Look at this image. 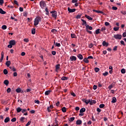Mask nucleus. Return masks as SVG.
Segmentation results:
<instances>
[{"label": "nucleus", "mask_w": 126, "mask_h": 126, "mask_svg": "<svg viewBox=\"0 0 126 126\" xmlns=\"http://www.w3.org/2000/svg\"><path fill=\"white\" fill-rule=\"evenodd\" d=\"M22 113H25V112H27V110L26 109H22V111H21Z\"/></svg>", "instance_id": "nucleus-58"}, {"label": "nucleus", "mask_w": 126, "mask_h": 126, "mask_svg": "<svg viewBox=\"0 0 126 126\" xmlns=\"http://www.w3.org/2000/svg\"><path fill=\"white\" fill-rule=\"evenodd\" d=\"M6 65L7 66V67H9V65L11 64V62H10V61H7L5 63Z\"/></svg>", "instance_id": "nucleus-12"}, {"label": "nucleus", "mask_w": 126, "mask_h": 126, "mask_svg": "<svg viewBox=\"0 0 126 126\" xmlns=\"http://www.w3.org/2000/svg\"><path fill=\"white\" fill-rule=\"evenodd\" d=\"M95 34H96V35L100 34V29H98L95 31Z\"/></svg>", "instance_id": "nucleus-35"}, {"label": "nucleus", "mask_w": 126, "mask_h": 126, "mask_svg": "<svg viewBox=\"0 0 126 126\" xmlns=\"http://www.w3.org/2000/svg\"><path fill=\"white\" fill-rule=\"evenodd\" d=\"M45 11L46 12V15H49V14H50V13L49 12V9H48V8H45Z\"/></svg>", "instance_id": "nucleus-39"}, {"label": "nucleus", "mask_w": 126, "mask_h": 126, "mask_svg": "<svg viewBox=\"0 0 126 126\" xmlns=\"http://www.w3.org/2000/svg\"><path fill=\"white\" fill-rule=\"evenodd\" d=\"M16 110L17 113H20V112L22 111V109H21L20 107H18Z\"/></svg>", "instance_id": "nucleus-29"}, {"label": "nucleus", "mask_w": 126, "mask_h": 126, "mask_svg": "<svg viewBox=\"0 0 126 126\" xmlns=\"http://www.w3.org/2000/svg\"><path fill=\"white\" fill-rule=\"evenodd\" d=\"M35 33H36V29L33 28L32 29V35L35 34Z\"/></svg>", "instance_id": "nucleus-24"}, {"label": "nucleus", "mask_w": 126, "mask_h": 126, "mask_svg": "<svg viewBox=\"0 0 126 126\" xmlns=\"http://www.w3.org/2000/svg\"><path fill=\"white\" fill-rule=\"evenodd\" d=\"M71 95H72L73 97H75L76 96V94H75L73 92L71 93Z\"/></svg>", "instance_id": "nucleus-53"}, {"label": "nucleus", "mask_w": 126, "mask_h": 126, "mask_svg": "<svg viewBox=\"0 0 126 126\" xmlns=\"http://www.w3.org/2000/svg\"><path fill=\"white\" fill-rule=\"evenodd\" d=\"M94 71L96 72H98L100 71V69L98 67H95V68H94Z\"/></svg>", "instance_id": "nucleus-41"}, {"label": "nucleus", "mask_w": 126, "mask_h": 126, "mask_svg": "<svg viewBox=\"0 0 126 126\" xmlns=\"http://www.w3.org/2000/svg\"><path fill=\"white\" fill-rule=\"evenodd\" d=\"M10 121L9 117H6L4 120V123H8Z\"/></svg>", "instance_id": "nucleus-26"}, {"label": "nucleus", "mask_w": 126, "mask_h": 126, "mask_svg": "<svg viewBox=\"0 0 126 126\" xmlns=\"http://www.w3.org/2000/svg\"><path fill=\"white\" fill-rule=\"evenodd\" d=\"M93 89H94V90H96V89H97V86H96V85H94V86H93Z\"/></svg>", "instance_id": "nucleus-63"}, {"label": "nucleus", "mask_w": 126, "mask_h": 126, "mask_svg": "<svg viewBox=\"0 0 126 126\" xmlns=\"http://www.w3.org/2000/svg\"><path fill=\"white\" fill-rule=\"evenodd\" d=\"M61 68V65L60 64H57L56 65V71H58L59 69Z\"/></svg>", "instance_id": "nucleus-14"}, {"label": "nucleus", "mask_w": 126, "mask_h": 126, "mask_svg": "<svg viewBox=\"0 0 126 126\" xmlns=\"http://www.w3.org/2000/svg\"><path fill=\"white\" fill-rule=\"evenodd\" d=\"M16 44V42L14 40H12L9 41V45H8L7 47L9 49L12 48V46H14Z\"/></svg>", "instance_id": "nucleus-2"}, {"label": "nucleus", "mask_w": 126, "mask_h": 126, "mask_svg": "<svg viewBox=\"0 0 126 126\" xmlns=\"http://www.w3.org/2000/svg\"><path fill=\"white\" fill-rule=\"evenodd\" d=\"M105 30H106V27H103L101 28V31L103 32V31H105Z\"/></svg>", "instance_id": "nucleus-56"}, {"label": "nucleus", "mask_w": 126, "mask_h": 126, "mask_svg": "<svg viewBox=\"0 0 126 126\" xmlns=\"http://www.w3.org/2000/svg\"><path fill=\"white\" fill-rule=\"evenodd\" d=\"M24 120H25V117H21V118L20 119V122H21L22 123H24Z\"/></svg>", "instance_id": "nucleus-37"}, {"label": "nucleus", "mask_w": 126, "mask_h": 126, "mask_svg": "<svg viewBox=\"0 0 126 126\" xmlns=\"http://www.w3.org/2000/svg\"><path fill=\"white\" fill-rule=\"evenodd\" d=\"M10 91H11V89H10V88H8L7 89V92L8 93H10Z\"/></svg>", "instance_id": "nucleus-52"}, {"label": "nucleus", "mask_w": 126, "mask_h": 126, "mask_svg": "<svg viewBox=\"0 0 126 126\" xmlns=\"http://www.w3.org/2000/svg\"><path fill=\"white\" fill-rule=\"evenodd\" d=\"M76 10V9L75 8L70 9V8L68 7V11H69L70 13L74 12Z\"/></svg>", "instance_id": "nucleus-11"}, {"label": "nucleus", "mask_w": 126, "mask_h": 126, "mask_svg": "<svg viewBox=\"0 0 126 126\" xmlns=\"http://www.w3.org/2000/svg\"><path fill=\"white\" fill-rule=\"evenodd\" d=\"M34 103H35L36 104H39L40 103V101L38 100H34Z\"/></svg>", "instance_id": "nucleus-55"}, {"label": "nucleus", "mask_w": 126, "mask_h": 126, "mask_svg": "<svg viewBox=\"0 0 126 126\" xmlns=\"http://www.w3.org/2000/svg\"><path fill=\"white\" fill-rule=\"evenodd\" d=\"M52 54L53 56H56V54H57V52L55 51H52Z\"/></svg>", "instance_id": "nucleus-57"}, {"label": "nucleus", "mask_w": 126, "mask_h": 126, "mask_svg": "<svg viewBox=\"0 0 126 126\" xmlns=\"http://www.w3.org/2000/svg\"><path fill=\"white\" fill-rule=\"evenodd\" d=\"M39 5L41 8H45V7L47 6V4H46V2H45V1H41L39 2Z\"/></svg>", "instance_id": "nucleus-3"}, {"label": "nucleus", "mask_w": 126, "mask_h": 126, "mask_svg": "<svg viewBox=\"0 0 126 126\" xmlns=\"http://www.w3.org/2000/svg\"><path fill=\"white\" fill-rule=\"evenodd\" d=\"M83 101V102L86 103V105H88L89 103H90V99H89V100L84 99Z\"/></svg>", "instance_id": "nucleus-15"}, {"label": "nucleus", "mask_w": 126, "mask_h": 126, "mask_svg": "<svg viewBox=\"0 0 126 126\" xmlns=\"http://www.w3.org/2000/svg\"><path fill=\"white\" fill-rule=\"evenodd\" d=\"M81 16H82V15H78L76 16L75 18H76L77 19H79L81 18Z\"/></svg>", "instance_id": "nucleus-38"}, {"label": "nucleus", "mask_w": 126, "mask_h": 126, "mask_svg": "<svg viewBox=\"0 0 126 126\" xmlns=\"http://www.w3.org/2000/svg\"><path fill=\"white\" fill-rule=\"evenodd\" d=\"M85 111H86V109H85V108H82L80 110V113H84V112H85Z\"/></svg>", "instance_id": "nucleus-25"}, {"label": "nucleus", "mask_w": 126, "mask_h": 126, "mask_svg": "<svg viewBox=\"0 0 126 126\" xmlns=\"http://www.w3.org/2000/svg\"><path fill=\"white\" fill-rule=\"evenodd\" d=\"M85 17H86V18H87V19H88L89 20H93V18L92 17H91L88 16V15H85Z\"/></svg>", "instance_id": "nucleus-19"}, {"label": "nucleus", "mask_w": 126, "mask_h": 126, "mask_svg": "<svg viewBox=\"0 0 126 126\" xmlns=\"http://www.w3.org/2000/svg\"><path fill=\"white\" fill-rule=\"evenodd\" d=\"M122 34H115L114 35V38L118 40H121V39H122Z\"/></svg>", "instance_id": "nucleus-4"}, {"label": "nucleus", "mask_w": 126, "mask_h": 126, "mask_svg": "<svg viewBox=\"0 0 126 126\" xmlns=\"http://www.w3.org/2000/svg\"><path fill=\"white\" fill-rule=\"evenodd\" d=\"M112 9L113 10H117L118 9V7H116V6H113L112 7Z\"/></svg>", "instance_id": "nucleus-59"}, {"label": "nucleus", "mask_w": 126, "mask_h": 126, "mask_svg": "<svg viewBox=\"0 0 126 126\" xmlns=\"http://www.w3.org/2000/svg\"><path fill=\"white\" fill-rule=\"evenodd\" d=\"M42 18H40V17H37L36 18H35L34 21V26H37L38 24H39V22H40Z\"/></svg>", "instance_id": "nucleus-1"}, {"label": "nucleus", "mask_w": 126, "mask_h": 126, "mask_svg": "<svg viewBox=\"0 0 126 126\" xmlns=\"http://www.w3.org/2000/svg\"><path fill=\"white\" fill-rule=\"evenodd\" d=\"M70 60L72 62L75 61H76V57L74 56H72L70 57Z\"/></svg>", "instance_id": "nucleus-6"}, {"label": "nucleus", "mask_w": 126, "mask_h": 126, "mask_svg": "<svg viewBox=\"0 0 126 126\" xmlns=\"http://www.w3.org/2000/svg\"><path fill=\"white\" fill-rule=\"evenodd\" d=\"M16 91L17 92V93H20V92H21V89L20 88H17L16 90Z\"/></svg>", "instance_id": "nucleus-36"}, {"label": "nucleus", "mask_w": 126, "mask_h": 126, "mask_svg": "<svg viewBox=\"0 0 126 126\" xmlns=\"http://www.w3.org/2000/svg\"><path fill=\"white\" fill-rule=\"evenodd\" d=\"M81 21H82V25H83V26H87L88 25H87V22H86V21H85L84 19H81Z\"/></svg>", "instance_id": "nucleus-5"}, {"label": "nucleus", "mask_w": 126, "mask_h": 126, "mask_svg": "<svg viewBox=\"0 0 126 126\" xmlns=\"http://www.w3.org/2000/svg\"><path fill=\"white\" fill-rule=\"evenodd\" d=\"M121 73H123V74L126 73V69L124 68L121 69Z\"/></svg>", "instance_id": "nucleus-48"}, {"label": "nucleus", "mask_w": 126, "mask_h": 126, "mask_svg": "<svg viewBox=\"0 0 126 126\" xmlns=\"http://www.w3.org/2000/svg\"><path fill=\"white\" fill-rule=\"evenodd\" d=\"M58 123H59V122L58 121V120H57V118H55V122L53 124L54 126H59V124H58Z\"/></svg>", "instance_id": "nucleus-13"}, {"label": "nucleus", "mask_w": 126, "mask_h": 126, "mask_svg": "<svg viewBox=\"0 0 126 126\" xmlns=\"http://www.w3.org/2000/svg\"><path fill=\"white\" fill-rule=\"evenodd\" d=\"M31 124V121H29L28 123L26 125V126H30Z\"/></svg>", "instance_id": "nucleus-60"}, {"label": "nucleus", "mask_w": 126, "mask_h": 126, "mask_svg": "<svg viewBox=\"0 0 126 126\" xmlns=\"http://www.w3.org/2000/svg\"><path fill=\"white\" fill-rule=\"evenodd\" d=\"M77 57L78 58L79 60H83V56L81 54H78Z\"/></svg>", "instance_id": "nucleus-17"}, {"label": "nucleus", "mask_w": 126, "mask_h": 126, "mask_svg": "<svg viewBox=\"0 0 126 126\" xmlns=\"http://www.w3.org/2000/svg\"><path fill=\"white\" fill-rule=\"evenodd\" d=\"M1 28L3 30H5L6 28H7V27L6 26V25H3Z\"/></svg>", "instance_id": "nucleus-40"}, {"label": "nucleus", "mask_w": 126, "mask_h": 126, "mask_svg": "<svg viewBox=\"0 0 126 126\" xmlns=\"http://www.w3.org/2000/svg\"><path fill=\"white\" fill-rule=\"evenodd\" d=\"M51 92H52V91H51V90L46 91L45 92V95H49V94H50Z\"/></svg>", "instance_id": "nucleus-20"}, {"label": "nucleus", "mask_w": 126, "mask_h": 126, "mask_svg": "<svg viewBox=\"0 0 126 126\" xmlns=\"http://www.w3.org/2000/svg\"><path fill=\"white\" fill-rule=\"evenodd\" d=\"M9 67V68H10V69H11V70H12V71H16V69L15 68V67L11 66H10Z\"/></svg>", "instance_id": "nucleus-32"}, {"label": "nucleus", "mask_w": 126, "mask_h": 126, "mask_svg": "<svg viewBox=\"0 0 126 126\" xmlns=\"http://www.w3.org/2000/svg\"><path fill=\"white\" fill-rule=\"evenodd\" d=\"M93 104H96V100L91 99V101L90 100V105H93Z\"/></svg>", "instance_id": "nucleus-22"}, {"label": "nucleus", "mask_w": 126, "mask_h": 126, "mask_svg": "<svg viewBox=\"0 0 126 126\" xmlns=\"http://www.w3.org/2000/svg\"><path fill=\"white\" fill-rule=\"evenodd\" d=\"M93 29V28L88 25L86 27V31L87 30H92Z\"/></svg>", "instance_id": "nucleus-8"}, {"label": "nucleus", "mask_w": 126, "mask_h": 126, "mask_svg": "<svg viewBox=\"0 0 126 126\" xmlns=\"http://www.w3.org/2000/svg\"><path fill=\"white\" fill-rule=\"evenodd\" d=\"M120 29V27H115L113 28L114 31H118Z\"/></svg>", "instance_id": "nucleus-46"}, {"label": "nucleus", "mask_w": 126, "mask_h": 126, "mask_svg": "<svg viewBox=\"0 0 126 126\" xmlns=\"http://www.w3.org/2000/svg\"><path fill=\"white\" fill-rule=\"evenodd\" d=\"M71 38H76V35H75L74 33H71Z\"/></svg>", "instance_id": "nucleus-44"}, {"label": "nucleus", "mask_w": 126, "mask_h": 126, "mask_svg": "<svg viewBox=\"0 0 126 126\" xmlns=\"http://www.w3.org/2000/svg\"><path fill=\"white\" fill-rule=\"evenodd\" d=\"M11 122H16V118H13V119H11Z\"/></svg>", "instance_id": "nucleus-54"}, {"label": "nucleus", "mask_w": 126, "mask_h": 126, "mask_svg": "<svg viewBox=\"0 0 126 126\" xmlns=\"http://www.w3.org/2000/svg\"><path fill=\"white\" fill-rule=\"evenodd\" d=\"M114 86H115V85H113V84H112L111 85L109 86V87H108L109 90H111V89H112V88H113L114 87Z\"/></svg>", "instance_id": "nucleus-33"}, {"label": "nucleus", "mask_w": 126, "mask_h": 126, "mask_svg": "<svg viewBox=\"0 0 126 126\" xmlns=\"http://www.w3.org/2000/svg\"><path fill=\"white\" fill-rule=\"evenodd\" d=\"M116 102H117V98H116V97H113L111 100V103H116Z\"/></svg>", "instance_id": "nucleus-16"}, {"label": "nucleus", "mask_w": 126, "mask_h": 126, "mask_svg": "<svg viewBox=\"0 0 126 126\" xmlns=\"http://www.w3.org/2000/svg\"><path fill=\"white\" fill-rule=\"evenodd\" d=\"M74 120H75V118L74 117H71L70 118V119H69V122H73V121H74Z\"/></svg>", "instance_id": "nucleus-43"}, {"label": "nucleus", "mask_w": 126, "mask_h": 126, "mask_svg": "<svg viewBox=\"0 0 126 126\" xmlns=\"http://www.w3.org/2000/svg\"><path fill=\"white\" fill-rule=\"evenodd\" d=\"M83 62L86 63H89V60L88 58H84L83 60Z\"/></svg>", "instance_id": "nucleus-21"}, {"label": "nucleus", "mask_w": 126, "mask_h": 126, "mask_svg": "<svg viewBox=\"0 0 126 126\" xmlns=\"http://www.w3.org/2000/svg\"><path fill=\"white\" fill-rule=\"evenodd\" d=\"M52 17H53V18H55V19H56L57 17L58 16V13L57 12V11L55 13L52 14Z\"/></svg>", "instance_id": "nucleus-9"}, {"label": "nucleus", "mask_w": 126, "mask_h": 126, "mask_svg": "<svg viewBox=\"0 0 126 126\" xmlns=\"http://www.w3.org/2000/svg\"><path fill=\"white\" fill-rule=\"evenodd\" d=\"M3 72L4 73V74L6 75L7 74V73H8V71H7V69H4L3 71Z\"/></svg>", "instance_id": "nucleus-34"}, {"label": "nucleus", "mask_w": 126, "mask_h": 126, "mask_svg": "<svg viewBox=\"0 0 126 126\" xmlns=\"http://www.w3.org/2000/svg\"><path fill=\"white\" fill-rule=\"evenodd\" d=\"M51 110H52V109H50L49 107H47V110L48 111V113H50L51 112Z\"/></svg>", "instance_id": "nucleus-62"}, {"label": "nucleus", "mask_w": 126, "mask_h": 126, "mask_svg": "<svg viewBox=\"0 0 126 126\" xmlns=\"http://www.w3.org/2000/svg\"><path fill=\"white\" fill-rule=\"evenodd\" d=\"M104 107H105V104H101L99 105V108H100L101 109L104 108Z\"/></svg>", "instance_id": "nucleus-47"}, {"label": "nucleus", "mask_w": 126, "mask_h": 126, "mask_svg": "<svg viewBox=\"0 0 126 126\" xmlns=\"http://www.w3.org/2000/svg\"><path fill=\"white\" fill-rule=\"evenodd\" d=\"M93 11H94V12H96L97 13H101V14H103V15H104V12L102 11H100V10H94V9L93 10Z\"/></svg>", "instance_id": "nucleus-7"}, {"label": "nucleus", "mask_w": 126, "mask_h": 126, "mask_svg": "<svg viewBox=\"0 0 126 126\" xmlns=\"http://www.w3.org/2000/svg\"><path fill=\"white\" fill-rule=\"evenodd\" d=\"M0 13H1V14H5V13H6V12L3 11L2 9L0 8Z\"/></svg>", "instance_id": "nucleus-28"}, {"label": "nucleus", "mask_w": 126, "mask_h": 126, "mask_svg": "<svg viewBox=\"0 0 126 126\" xmlns=\"http://www.w3.org/2000/svg\"><path fill=\"white\" fill-rule=\"evenodd\" d=\"M55 46L56 47H61V43H59L58 42L55 43Z\"/></svg>", "instance_id": "nucleus-49"}, {"label": "nucleus", "mask_w": 126, "mask_h": 126, "mask_svg": "<svg viewBox=\"0 0 126 126\" xmlns=\"http://www.w3.org/2000/svg\"><path fill=\"white\" fill-rule=\"evenodd\" d=\"M3 4V0H0V5Z\"/></svg>", "instance_id": "nucleus-61"}, {"label": "nucleus", "mask_w": 126, "mask_h": 126, "mask_svg": "<svg viewBox=\"0 0 126 126\" xmlns=\"http://www.w3.org/2000/svg\"><path fill=\"white\" fill-rule=\"evenodd\" d=\"M102 45L105 46V47H108L109 46V43L106 42V41H104L103 42H102Z\"/></svg>", "instance_id": "nucleus-18"}, {"label": "nucleus", "mask_w": 126, "mask_h": 126, "mask_svg": "<svg viewBox=\"0 0 126 126\" xmlns=\"http://www.w3.org/2000/svg\"><path fill=\"white\" fill-rule=\"evenodd\" d=\"M76 125H81V124H82V121L78 120L76 121Z\"/></svg>", "instance_id": "nucleus-23"}, {"label": "nucleus", "mask_w": 126, "mask_h": 126, "mask_svg": "<svg viewBox=\"0 0 126 126\" xmlns=\"http://www.w3.org/2000/svg\"><path fill=\"white\" fill-rule=\"evenodd\" d=\"M9 83V82L8 81V80H5L4 81V84L5 85H6V86L8 85Z\"/></svg>", "instance_id": "nucleus-30"}, {"label": "nucleus", "mask_w": 126, "mask_h": 126, "mask_svg": "<svg viewBox=\"0 0 126 126\" xmlns=\"http://www.w3.org/2000/svg\"><path fill=\"white\" fill-rule=\"evenodd\" d=\"M62 112H63V113H66V108H65V107H63L62 109Z\"/></svg>", "instance_id": "nucleus-31"}, {"label": "nucleus", "mask_w": 126, "mask_h": 126, "mask_svg": "<svg viewBox=\"0 0 126 126\" xmlns=\"http://www.w3.org/2000/svg\"><path fill=\"white\" fill-rule=\"evenodd\" d=\"M108 74H109V72H105L102 73V75H103V76H107V75H108Z\"/></svg>", "instance_id": "nucleus-45"}, {"label": "nucleus", "mask_w": 126, "mask_h": 126, "mask_svg": "<svg viewBox=\"0 0 126 126\" xmlns=\"http://www.w3.org/2000/svg\"><path fill=\"white\" fill-rule=\"evenodd\" d=\"M104 24H105V26H109L110 23H109L108 22H105Z\"/></svg>", "instance_id": "nucleus-51"}, {"label": "nucleus", "mask_w": 126, "mask_h": 126, "mask_svg": "<svg viewBox=\"0 0 126 126\" xmlns=\"http://www.w3.org/2000/svg\"><path fill=\"white\" fill-rule=\"evenodd\" d=\"M120 43L121 45H123V46H126V44H125V42L124 41V40H121L120 41Z\"/></svg>", "instance_id": "nucleus-50"}, {"label": "nucleus", "mask_w": 126, "mask_h": 126, "mask_svg": "<svg viewBox=\"0 0 126 126\" xmlns=\"http://www.w3.org/2000/svg\"><path fill=\"white\" fill-rule=\"evenodd\" d=\"M4 57V54L3 53V51L1 52V57L0 59V63H2V61L3 60V58Z\"/></svg>", "instance_id": "nucleus-10"}, {"label": "nucleus", "mask_w": 126, "mask_h": 126, "mask_svg": "<svg viewBox=\"0 0 126 126\" xmlns=\"http://www.w3.org/2000/svg\"><path fill=\"white\" fill-rule=\"evenodd\" d=\"M93 47V44L91 43L89 45V48H90V49H91V48H92Z\"/></svg>", "instance_id": "nucleus-64"}, {"label": "nucleus", "mask_w": 126, "mask_h": 126, "mask_svg": "<svg viewBox=\"0 0 126 126\" xmlns=\"http://www.w3.org/2000/svg\"><path fill=\"white\" fill-rule=\"evenodd\" d=\"M67 79H68V78L67 77H65V76H63L61 78V80H63V81L67 80Z\"/></svg>", "instance_id": "nucleus-27"}, {"label": "nucleus", "mask_w": 126, "mask_h": 126, "mask_svg": "<svg viewBox=\"0 0 126 126\" xmlns=\"http://www.w3.org/2000/svg\"><path fill=\"white\" fill-rule=\"evenodd\" d=\"M51 32L52 33H54V34H56V33H57V30L53 29L51 30Z\"/></svg>", "instance_id": "nucleus-42"}]
</instances>
